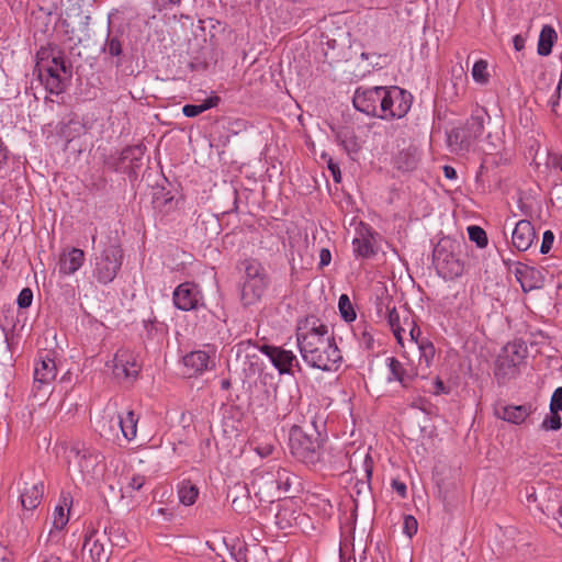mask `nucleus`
Listing matches in <instances>:
<instances>
[{"label": "nucleus", "mask_w": 562, "mask_h": 562, "mask_svg": "<svg viewBox=\"0 0 562 562\" xmlns=\"http://www.w3.org/2000/svg\"><path fill=\"white\" fill-rule=\"evenodd\" d=\"M296 341L303 360L312 368L336 371L340 367L342 356L327 325L305 319L297 328Z\"/></svg>", "instance_id": "obj_1"}, {"label": "nucleus", "mask_w": 562, "mask_h": 562, "mask_svg": "<svg viewBox=\"0 0 562 562\" xmlns=\"http://www.w3.org/2000/svg\"><path fill=\"white\" fill-rule=\"evenodd\" d=\"M69 463H74L87 483L100 480L104 473V456L97 449L76 443L69 450Z\"/></svg>", "instance_id": "obj_2"}, {"label": "nucleus", "mask_w": 562, "mask_h": 562, "mask_svg": "<svg viewBox=\"0 0 562 562\" xmlns=\"http://www.w3.org/2000/svg\"><path fill=\"white\" fill-rule=\"evenodd\" d=\"M289 445L293 457L303 463L315 464L321 459L322 441L315 430L308 434L302 427H292Z\"/></svg>", "instance_id": "obj_3"}, {"label": "nucleus", "mask_w": 562, "mask_h": 562, "mask_svg": "<svg viewBox=\"0 0 562 562\" xmlns=\"http://www.w3.org/2000/svg\"><path fill=\"white\" fill-rule=\"evenodd\" d=\"M269 285V277L263 266L257 260L245 262V281L241 300L245 305H251L262 299Z\"/></svg>", "instance_id": "obj_4"}, {"label": "nucleus", "mask_w": 562, "mask_h": 562, "mask_svg": "<svg viewBox=\"0 0 562 562\" xmlns=\"http://www.w3.org/2000/svg\"><path fill=\"white\" fill-rule=\"evenodd\" d=\"M123 263V250L119 245L106 246L94 258L93 277L101 284L111 283Z\"/></svg>", "instance_id": "obj_5"}, {"label": "nucleus", "mask_w": 562, "mask_h": 562, "mask_svg": "<svg viewBox=\"0 0 562 562\" xmlns=\"http://www.w3.org/2000/svg\"><path fill=\"white\" fill-rule=\"evenodd\" d=\"M486 116L483 109L475 110L462 127L450 133V145H458L460 150H470L483 135Z\"/></svg>", "instance_id": "obj_6"}, {"label": "nucleus", "mask_w": 562, "mask_h": 562, "mask_svg": "<svg viewBox=\"0 0 562 562\" xmlns=\"http://www.w3.org/2000/svg\"><path fill=\"white\" fill-rule=\"evenodd\" d=\"M37 68L41 80L50 93L59 94L65 90L68 70L61 56L41 58Z\"/></svg>", "instance_id": "obj_7"}, {"label": "nucleus", "mask_w": 562, "mask_h": 562, "mask_svg": "<svg viewBox=\"0 0 562 562\" xmlns=\"http://www.w3.org/2000/svg\"><path fill=\"white\" fill-rule=\"evenodd\" d=\"M384 101L381 106L382 120H394L404 117L409 111L413 97L409 92L396 86L386 87Z\"/></svg>", "instance_id": "obj_8"}, {"label": "nucleus", "mask_w": 562, "mask_h": 562, "mask_svg": "<svg viewBox=\"0 0 562 562\" xmlns=\"http://www.w3.org/2000/svg\"><path fill=\"white\" fill-rule=\"evenodd\" d=\"M386 87H359L352 98L355 108L368 115L381 119V106L383 105V94Z\"/></svg>", "instance_id": "obj_9"}, {"label": "nucleus", "mask_w": 562, "mask_h": 562, "mask_svg": "<svg viewBox=\"0 0 562 562\" xmlns=\"http://www.w3.org/2000/svg\"><path fill=\"white\" fill-rule=\"evenodd\" d=\"M137 423L138 416H136L133 411H127L116 417H112L108 422V425L104 423L102 426V435L108 438L117 437V429H120L123 438L131 442L136 438Z\"/></svg>", "instance_id": "obj_10"}, {"label": "nucleus", "mask_w": 562, "mask_h": 562, "mask_svg": "<svg viewBox=\"0 0 562 562\" xmlns=\"http://www.w3.org/2000/svg\"><path fill=\"white\" fill-rule=\"evenodd\" d=\"M216 349L213 346H207L206 350H196L183 357V366L187 369L188 375L201 374L206 370L215 367Z\"/></svg>", "instance_id": "obj_11"}, {"label": "nucleus", "mask_w": 562, "mask_h": 562, "mask_svg": "<svg viewBox=\"0 0 562 562\" xmlns=\"http://www.w3.org/2000/svg\"><path fill=\"white\" fill-rule=\"evenodd\" d=\"M202 299L199 286L192 282L179 284L173 291V304L182 311H191L198 307Z\"/></svg>", "instance_id": "obj_12"}, {"label": "nucleus", "mask_w": 562, "mask_h": 562, "mask_svg": "<svg viewBox=\"0 0 562 562\" xmlns=\"http://www.w3.org/2000/svg\"><path fill=\"white\" fill-rule=\"evenodd\" d=\"M259 350L270 359L281 374L290 373L293 364L297 363L296 357L291 350L269 345L260 346Z\"/></svg>", "instance_id": "obj_13"}, {"label": "nucleus", "mask_w": 562, "mask_h": 562, "mask_svg": "<svg viewBox=\"0 0 562 562\" xmlns=\"http://www.w3.org/2000/svg\"><path fill=\"white\" fill-rule=\"evenodd\" d=\"M113 363V372L117 378H135L140 369L137 357L128 349L117 350Z\"/></svg>", "instance_id": "obj_14"}, {"label": "nucleus", "mask_w": 562, "mask_h": 562, "mask_svg": "<svg viewBox=\"0 0 562 562\" xmlns=\"http://www.w3.org/2000/svg\"><path fill=\"white\" fill-rule=\"evenodd\" d=\"M353 252L361 258H369L375 254V237L371 227L361 224L352 240Z\"/></svg>", "instance_id": "obj_15"}, {"label": "nucleus", "mask_w": 562, "mask_h": 562, "mask_svg": "<svg viewBox=\"0 0 562 562\" xmlns=\"http://www.w3.org/2000/svg\"><path fill=\"white\" fill-rule=\"evenodd\" d=\"M532 413L531 404L501 405L495 408L496 417L515 425L522 424Z\"/></svg>", "instance_id": "obj_16"}, {"label": "nucleus", "mask_w": 562, "mask_h": 562, "mask_svg": "<svg viewBox=\"0 0 562 562\" xmlns=\"http://www.w3.org/2000/svg\"><path fill=\"white\" fill-rule=\"evenodd\" d=\"M515 277L520 283L524 292H529L542 286V276L539 270L524 263H518L515 268Z\"/></svg>", "instance_id": "obj_17"}, {"label": "nucleus", "mask_w": 562, "mask_h": 562, "mask_svg": "<svg viewBox=\"0 0 562 562\" xmlns=\"http://www.w3.org/2000/svg\"><path fill=\"white\" fill-rule=\"evenodd\" d=\"M536 233L531 223L527 220L519 221L513 231L512 243L519 251H526L532 245Z\"/></svg>", "instance_id": "obj_18"}, {"label": "nucleus", "mask_w": 562, "mask_h": 562, "mask_svg": "<svg viewBox=\"0 0 562 562\" xmlns=\"http://www.w3.org/2000/svg\"><path fill=\"white\" fill-rule=\"evenodd\" d=\"M85 262V252L79 248H70L60 254L58 268L59 273L70 276L77 272Z\"/></svg>", "instance_id": "obj_19"}, {"label": "nucleus", "mask_w": 562, "mask_h": 562, "mask_svg": "<svg viewBox=\"0 0 562 562\" xmlns=\"http://www.w3.org/2000/svg\"><path fill=\"white\" fill-rule=\"evenodd\" d=\"M57 375V367L48 353L41 356L40 360L35 363L34 380L40 384H48L55 380Z\"/></svg>", "instance_id": "obj_20"}, {"label": "nucleus", "mask_w": 562, "mask_h": 562, "mask_svg": "<svg viewBox=\"0 0 562 562\" xmlns=\"http://www.w3.org/2000/svg\"><path fill=\"white\" fill-rule=\"evenodd\" d=\"M43 493V482L38 481L32 484L25 483L20 495L22 507L26 510H33L34 508H36L41 503Z\"/></svg>", "instance_id": "obj_21"}, {"label": "nucleus", "mask_w": 562, "mask_h": 562, "mask_svg": "<svg viewBox=\"0 0 562 562\" xmlns=\"http://www.w3.org/2000/svg\"><path fill=\"white\" fill-rule=\"evenodd\" d=\"M71 498L68 494H63L59 504L53 512V527L57 530H61L69 520V506Z\"/></svg>", "instance_id": "obj_22"}, {"label": "nucleus", "mask_w": 562, "mask_h": 562, "mask_svg": "<svg viewBox=\"0 0 562 562\" xmlns=\"http://www.w3.org/2000/svg\"><path fill=\"white\" fill-rule=\"evenodd\" d=\"M386 318L387 323L397 340V342L403 346V335L406 333V327L404 323L401 322L400 313L397 312L395 306H390L387 304L386 306Z\"/></svg>", "instance_id": "obj_23"}, {"label": "nucleus", "mask_w": 562, "mask_h": 562, "mask_svg": "<svg viewBox=\"0 0 562 562\" xmlns=\"http://www.w3.org/2000/svg\"><path fill=\"white\" fill-rule=\"evenodd\" d=\"M395 167L402 171H411L418 164V155L416 148H407L401 150L394 159Z\"/></svg>", "instance_id": "obj_24"}, {"label": "nucleus", "mask_w": 562, "mask_h": 562, "mask_svg": "<svg viewBox=\"0 0 562 562\" xmlns=\"http://www.w3.org/2000/svg\"><path fill=\"white\" fill-rule=\"evenodd\" d=\"M555 40L557 32L554 29L551 25H544L539 35L538 54L541 56H548L552 50Z\"/></svg>", "instance_id": "obj_25"}, {"label": "nucleus", "mask_w": 562, "mask_h": 562, "mask_svg": "<svg viewBox=\"0 0 562 562\" xmlns=\"http://www.w3.org/2000/svg\"><path fill=\"white\" fill-rule=\"evenodd\" d=\"M220 98L217 95H213L205 99L201 104H186L182 108V113L187 117H194L212 108H215Z\"/></svg>", "instance_id": "obj_26"}, {"label": "nucleus", "mask_w": 562, "mask_h": 562, "mask_svg": "<svg viewBox=\"0 0 562 562\" xmlns=\"http://www.w3.org/2000/svg\"><path fill=\"white\" fill-rule=\"evenodd\" d=\"M199 488L190 481H182L179 485L178 496L181 504L190 506L195 503Z\"/></svg>", "instance_id": "obj_27"}, {"label": "nucleus", "mask_w": 562, "mask_h": 562, "mask_svg": "<svg viewBox=\"0 0 562 562\" xmlns=\"http://www.w3.org/2000/svg\"><path fill=\"white\" fill-rule=\"evenodd\" d=\"M387 367L390 371V375L387 376L389 381H398L404 386L407 384L409 376L406 374V371L403 364L394 357L387 358Z\"/></svg>", "instance_id": "obj_28"}, {"label": "nucleus", "mask_w": 562, "mask_h": 562, "mask_svg": "<svg viewBox=\"0 0 562 562\" xmlns=\"http://www.w3.org/2000/svg\"><path fill=\"white\" fill-rule=\"evenodd\" d=\"M419 350V364L425 363L426 368H429L435 358V347L431 341L428 339H420L417 346Z\"/></svg>", "instance_id": "obj_29"}, {"label": "nucleus", "mask_w": 562, "mask_h": 562, "mask_svg": "<svg viewBox=\"0 0 562 562\" xmlns=\"http://www.w3.org/2000/svg\"><path fill=\"white\" fill-rule=\"evenodd\" d=\"M83 550H88L93 560H100L104 554L103 544L100 543L94 533H89L85 537Z\"/></svg>", "instance_id": "obj_30"}, {"label": "nucleus", "mask_w": 562, "mask_h": 562, "mask_svg": "<svg viewBox=\"0 0 562 562\" xmlns=\"http://www.w3.org/2000/svg\"><path fill=\"white\" fill-rule=\"evenodd\" d=\"M103 52L112 57H119L123 52V41L121 35L109 34L103 46Z\"/></svg>", "instance_id": "obj_31"}, {"label": "nucleus", "mask_w": 562, "mask_h": 562, "mask_svg": "<svg viewBox=\"0 0 562 562\" xmlns=\"http://www.w3.org/2000/svg\"><path fill=\"white\" fill-rule=\"evenodd\" d=\"M540 428L544 431H557L562 428V419L560 416V412L550 411L548 415L544 416L540 424Z\"/></svg>", "instance_id": "obj_32"}, {"label": "nucleus", "mask_w": 562, "mask_h": 562, "mask_svg": "<svg viewBox=\"0 0 562 562\" xmlns=\"http://www.w3.org/2000/svg\"><path fill=\"white\" fill-rule=\"evenodd\" d=\"M338 307L345 321L352 322L356 318V312L347 294L340 295Z\"/></svg>", "instance_id": "obj_33"}, {"label": "nucleus", "mask_w": 562, "mask_h": 562, "mask_svg": "<svg viewBox=\"0 0 562 562\" xmlns=\"http://www.w3.org/2000/svg\"><path fill=\"white\" fill-rule=\"evenodd\" d=\"M468 234L471 241L475 243L477 247L484 248L486 247L488 240L487 235L483 228L480 226H469L468 227Z\"/></svg>", "instance_id": "obj_34"}, {"label": "nucleus", "mask_w": 562, "mask_h": 562, "mask_svg": "<svg viewBox=\"0 0 562 562\" xmlns=\"http://www.w3.org/2000/svg\"><path fill=\"white\" fill-rule=\"evenodd\" d=\"M487 63L484 59L475 61L472 68V77L479 83H485L488 80Z\"/></svg>", "instance_id": "obj_35"}, {"label": "nucleus", "mask_w": 562, "mask_h": 562, "mask_svg": "<svg viewBox=\"0 0 562 562\" xmlns=\"http://www.w3.org/2000/svg\"><path fill=\"white\" fill-rule=\"evenodd\" d=\"M446 265L447 267H441V269H446L445 273L448 278H456L462 274L463 266L453 256L446 260Z\"/></svg>", "instance_id": "obj_36"}, {"label": "nucleus", "mask_w": 562, "mask_h": 562, "mask_svg": "<svg viewBox=\"0 0 562 562\" xmlns=\"http://www.w3.org/2000/svg\"><path fill=\"white\" fill-rule=\"evenodd\" d=\"M418 529V522L414 516L407 515L404 517L403 521V532L408 537L412 538Z\"/></svg>", "instance_id": "obj_37"}, {"label": "nucleus", "mask_w": 562, "mask_h": 562, "mask_svg": "<svg viewBox=\"0 0 562 562\" xmlns=\"http://www.w3.org/2000/svg\"><path fill=\"white\" fill-rule=\"evenodd\" d=\"M404 325L408 328V335L411 337V341L418 346V342H420L419 336H420V329L416 326V324L409 319V317L404 318Z\"/></svg>", "instance_id": "obj_38"}, {"label": "nucleus", "mask_w": 562, "mask_h": 562, "mask_svg": "<svg viewBox=\"0 0 562 562\" xmlns=\"http://www.w3.org/2000/svg\"><path fill=\"white\" fill-rule=\"evenodd\" d=\"M33 301V292L30 288H24L18 295L16 303L19 307L26 308L30 307Z\"/></svg>", "instance_id": "obj_39"}, {"label": "nucleus", "mask_w": 562, "mask_h": 562, "mask_svg": "<svg viewBox=\"0 0 562 562\" xmlns=\"http://www.w3.org/2000/svg\"><path fill=\"white\" fill-rule=\"evenodd\" d=\"M549 409L562 412V386L555 389L552 393Z\"/></svg>", "instance_id": "obj_40"}, {"label": "nucleus", "mask_w": 562, "mask_h": 562, "mask_svg": "<svg viewBox=\"0 0 562 562\" xmlns=\"http://www.w3.org/2000/svg\"><path fill=\"white\" fill-rule=\"evenodd\" d=\"M338 138L341 143V145L344 146V148L349 153H356L358 151V145H357V142L355 139V137L351 135V136H344L342 135H338Z\"/></svg>", "instance_id": "obj_41"}, {"label": "nucleus", "mask_w": 562, "mask_h": 562, "mask_svg": "<svg viewBox=\"0 0 562 562\" xmlns=\"http://www.w3.org/2000/svg\"><path fill=\"white\" fill-rule=\"evenodd\" d=\"M554 243V234L551 231H546L542 236V243L540 247L541 254H548Z\"/></svg>", "instance_id": "obj_42"}, {"label": "nucleus", "mask_w": 562, "mask_h": 562, "mask_svg": "<svg viewBox=\"0 0 562 562\" xmlns=\"http://www.w3.org/2000/svg\"><path fill=\"white\" fill-rule=\"evenodd\" d=\"M327 165H328V169L330 170V172L333 175L334 181L340 182L341 175H340V169H339L338 165L335 164L331 158H328Z\"/></svg>", "instance_id": "obj_43"}, {"label": "nucleus", "mask_w": 562, "mask_h": 562, "mask_svg": "<svg viewBox=\"0 0 562 562\" xmlns=\"http://www.w3.org/2000/svg\"><path fill=\"white\" fill-rule=\"evenodd\" d=\"M145 483V477L142 476V475H134L130 483H128V487L132 488L133 491H138L142 488V486L144 485Z\"/></svg>", "instance_id": "obj_44"}, {"label": "nucleus", "mask_w": 562, "mask_h": 562, "mask_svg": "<svg viewBox=\"0 0 562 562\" xmlns=\"http://www.w3.org/2000/svg\"><path fill=\"white\" fill-rule=\"evenodd\" d=\"M153 4L158 9L162 10L169 5L178 4L181 0H151Z\"/></svg>", "instance_id": "obj_45"}, {"label": "nucleus", "mask_w": 562, "mask_h": 562, "mask_svg": "<svg viewBox=\"0 0 562 562\" xmlns=\"http://www.w3.org/2000/svg\"><path fill=\"white\" fill-rule=\"evenodd\" d=\"M319 265L322 267H325V266H328L330 263V260H331V255H330V251L326 248H323L319 252Z\"/></svg>", "instance_id": "obj_46"}, {"label": "nucleus", "mask_w": 562, "mask_h": 562, "mask_svg": "<svg viewBox=\"0 0 562 562\" xmlns=\"http://www.w3.org/2000/svg\"><path fill=\"white\" fill-rule=\"evenodd\" d=\"M559 87L555 89L554 93L551 95L550 100H549V103L551 105V109L552 111H555V108L558 106L559 104V97H560V93H559Z\"/></svg>", "instance_id": "obj_47"}, {"label": "nucleus", "mask_w": 562, "mask_h": 562, "mask_svg": "<svg viewBox=\"0 0 562 562\" xmlns=\"http://www.w3.org/2000/svg\"><path fill=\"white\" fill-rule=\"evenodd\" d=\"M393 487L395 488V491L401 495V496H405L406 494V485L402 482H397V481H394L393 482Z\"/></svg>", "instance_id": "obj_48"}, {"label": "nucleus", "mask_w": 562, "mask_h": 562, "mask_svg": "<svg viewBox=\"0 0 562 562\" xmlns=\"http://www.w3.org/2000/svg\"><path fill=\"white\" fill-rule=\"evenodd\" d=\"M513 42L516 50H521L525 47V40L520 35H516Z\"/></svg>", "instance_id": "obj_49"}, {"label": "nucleus", "mask_w": 562, "mask_h": 562, "mask_svg": "<svg viewBox=\"0 0 562 562\" xmlns=\"http://www.w3.org/2000/svg\"><path fill=\"white\" fill-rule=\"evenodd\" d=\"M443 173H445L446 178H448V179L457 178V172H456L454 168H452L450 166H445Z\"/></svg>", "instance_id": "obj_50"}, {"label": "nucleus", "mask_w": 562, "mask_h": 562, "mask_svg": "<svg viewBox=\"0 0 562 562\" xmlns=\"http://www.w3.org/2000/svg\"><path fill=\"white\" fill-rule=\"evenodd\" d=\"M232 506L236 512L240 513L245 510L244 506L241 505V501L238 497L233 498Z\"/></svg>", "instance_id": "obj_51"}, {"label": "nucleus", "mask_w": 562, "mask_h": 562, "mask_svg": "<svg viewBox=\"0 0 562 562\" xmlns=\"http://www.w3.org/2000/svg\"><path fill=\"white\" fill-rule=\"evenodd\" d=\"M7 162V150L0 142V169Z\"/></svg>", "instance_id": "obj_52"}, {"label": "nucleus", "mask_w": 562, "mask_h": 562, "mask_svg": "<svg viewBox=\"0 0 562 562\" xmlns=\"http://www.w3.org/2000/svg\"><path fill=\"white\" fill-rule=\"evenodd\" d=\"M435 385H436V391H435L436 394L446 393L445 384L440 379H436Z\"/></svg>", "instance_id": "obj_53"}, {"label": "nucleus", "mask_w": 562, "mask_h": 562, "mask_svg": "<svg viewBox=\"0 0 562 562\" xmlns=\"http://www.w3.org/2000/svg\"><path fill=\"white\" fill-rule=\"evenodd\" d=\"M371 462V457L369 454H366L364 457V470L367 473V476L369 477L371 475V465L369 464Z\"/></svg>", "instance_id": "obj_54"}, {"label": "nucleus", "mask_w": 562, "mask_h": 562, "mask_svg": "<svg viewBox=\"0 0 562 562\" xmlns=\"http://www.w3.org/2000/svg\"><path fill=\"white\" fill-rule=\"evenodd\" d=\"M266 484H269L270 487H273L274 485H278V481H274L272 480V477H268V480L266 481Z\"/></svg>", "instance_id": "obj_55"}, {"label": "nucleus", "mask_w": 562, "mask_h": 562, "mask_svg": "<svg viewBox=\"0 0 562 562\" xmlns=\"http://www.w3.org/2000/svg\"><path fill=\"white\" fill-rule=\"evenodd\" d=\"M78 5L91 4L94 0H77Z\"/></svg>", "instance_id": "obj_56"}, {"label": "nucleus", "mask_w": 562, "mask_h": 562, "mask_svg": "<svg viewBox=\"0 0 562 562\" xmlns=\"http://www.w3.org/2000/svg\"><path fill=\"white\" fill-rule=\"evenodd\" d=\"M43 562H59V559L57 557H49L46 560H44Z\"/></svg>", "instance_id": "obj_57"}, {"label": "nucleus", "mask_w": 562, "mask_h": 562, "mask_svg": "<svg viewBox=\"0 0 562 562\" xmlns=\"http://www.w3.org/2000/svg\"><path fill=\"white\" fill-rule=\"evenodd\" d=\"M560 524L562 526V507L559 509Z\"/></svg>", "instance_id": "obj_58"}, {"label": "nucleus", "mask_w": 562, "mask_h": 562, "mask_svg": "<svg viewBox=\"0 0 562 562\" xmlns=\"http://www.w3.org/2000/svg\"><path fill=\"white\" fill-rule=\"evenodd\" d=\"M258 484V477L255 479V481L252 482V487L254 490L256 488V485Z\"/></svg>", "instance_id": "obj_59"}, {"label": "nucleus", "mask_w": 562, "mask_h": 562, "mask_svg": "<svg viewBox=\"0 0 562 562\" xmlns=\"http://www.w3.org/2000/svg\"><path fill=\"white\" fill-rule=\"evenodd\" d=\"M157 513H158L159 515L165 514V508H159V509H157Z\"/></svg>", "instance_id": "obj_60"}, {"label": "nucleus", "mask_w": 562, "mask_h": 562, "mask_svg": "<svg viewBox=\"0 0 562 562\" xmlns=\"http://www.w3.org/2000/svg\"><path fill=\"white\" fill-rule=\"evenodd\" d=\"M285 483L289 484V476H285Z\"/></svg>", "instance_id": "obj_61"}, {"label": "nucleus", "mask_w": 562, "mask_h": 562, "mask_svg": "<svg viewBox=\"0 0 562 562\" xmlns=\"http://www.w3.org/2000/svg\"><path fill=\"white\" fill-rule=\"evenodd\" d=\"M255 494L259 495L260 494V488L258 491H255Z\"/></svg>", "instance_id": "obj_62"}]
</instances>
